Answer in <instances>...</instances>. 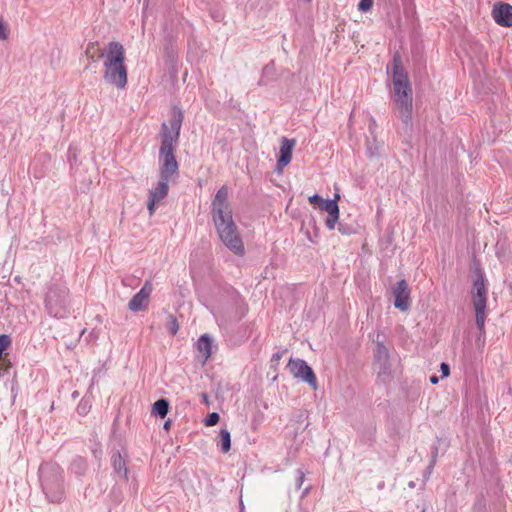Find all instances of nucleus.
<instances>
[{
  "label": "nucleus",
  "instance_id": "obj_1",
  "mask_svg": "<svg viewBox=\"0 0 512 512\" xmlns=\"http://www.w3.org/2000/svg\"><path fill=\"white\" fill-rule=\"evenodd\" d=\"M211 216L222 243L234 254L244 255V244L233 220L228 202V188L225 185L217 190L212 200Z\"/></svg>",
  "mask_w": 512,
  "mask_h": 512
},
{
  "label": "nucleus",
  "instance_id": "obj_2",
  "mask_svg": "<svg viewBox=\"0 0 512 512\" xmlns=\"http://www.w3.org/2000/svg\"><path fill=\"white\" fill-rule=\"evenodd\" d=\"M170 114L169 124L162 123L160 129L159 172L160 178L164 180H171L179 174L175 152L184 120L183 111L177 106L171 109Z\"/></svg>",
  "mask_w": 512,
  "mask_h": 512
},
{
  "label": "nucleus",
  "instance_id": "obj_3",
  "mask_svg": "<svg viewBox=\"0 0 512 512\" xmlns=\"http://www.w3.org/2000/svg\"><path fill=\"white\" fill-rule=\"evenodd\" d=\"M393 84V99L402 121L408 125L412 118V88L399 53H395L391 67L387 66Z\"/></svg>",
  "mask_w": 512,
  "mask_h": 512
},
{
  "label": "nucleus",
  "instance_id": "obj_4",
  "mask_svg": "<svg viewBox=\"0 0 512 512\" xmlns=\"http://www.w3.org/2000/svg\"><path fill=\"white\" fill-rule=\"evenodd\" d=\"M42 490L51 503H61L65 498L63 470L55 462L42 463L38 470Z\"/></svg>",
  "mask_w": 512,
  "mask_h": 512
},
{
  "label": "nucleus",
  "instance_id": "obj_5",
  "mask_svg": "<svg viewBox=\"0 0 512 512\" xmlns=\"http://www.w3.org/2000/svg\"><path fill=\"white\" fill-rule=\"evenodd\" d=\"M487 295L485 274L480 267H476L471 291L472 304L475 311L476 326L480 335L485 333V320L487 316Z\"/></svg>",
  "mask_w": 512,
  "mask_h": 512
},
{
  "label": "nucleus",
  "instance_id": "obj_6",
  "mask_svg": "<svg viewBox=\"0 0 512 512\" xmlns=\"http://www.w3.org/2000/svg\"><path fill=\"white\" fill-rule=\"evenodd\" d=\"M47 313L54 318L63 319L70 313L69 289L60 283H50L44 299Z\"/></svg>",
  "mask_w": 512,
  "mask_h": 512
},
{
  "label": "nucleus",
  "instance_id": "obj_7",
  "mask_svg": "<svg viewBox=\"0 0 512 512\" xmlns=\"http://www.w3.org/2000/svg\"><path fill=\"white\" fill-rule=\"evenodd\" d=\"M287 367L294 378L309 384L315 390L317 389L318 383L316 375L305 360L300 358H290Z\"/></svg>",
  "mask_w": 512,
  "mask_h": 512
},
{
  "label": "nucleus",
  "instance_id": "obj_8",
  "mask_svg": "<svg viewBox=\"0 0 512 512\" xmlns=\"http://www.w3.org/2000/svg\"><path fill=\"white\" fill-rule=\"evenodd\" d=\"M105 72L104 80L119 89L125 88L127 85V68L125 64H109L104 62Z\"/></svg>",
  "mask_w": 512,
  "mask_h": 512
},
{
  "label": "nucleus",
  "instance_id": "obj_9",
  "mask_svg": "<svg viewBox=\"0 0 512 512\" xmlns=\"http://www.w3.org/2000/svg\"><path fill=\"white\" fill-rule=\"evenodd\" d=\"M394 307L402 312L409 310L411 306L410 289L405 279H401L392 287Z\"/></svg>",
  "mask_w": 512,
  "mask_h": 512
},
{
  "label": "nucleus",
  "instance_id": "obj_10",
  "mask_svg": "<svg viewBox=\"0 0 512 512\" xmlns=\"http://www.w3.org/2000/svg\"><path fill=\"white\" fill-rule=\"evenodd\" d=\"M153 287L150 281H146L143 287L131 298L128 309L132 312L145 311L148 307V300Z\"/></svg>",
  "mask_w": 512,
  "mask_h": 512
},
{
  "label": "nucleus",
  "instance_id": "obj_11",
  "mask_svg": "<svg viewBox=\"0 0 512 512\" xmlns=\"http://www.w3.org/2000/svg\"><path fill=\"white\" fill-rule=\"evenodd\" d=\"M339 197V194H335L333 199H325L324 203L320 206L321 210L328 213L325 225L329 230L335 229L336 222L339 218V206L337 203Z\"/></svg>",
  "mask_w": 512,
  "mask_h": 512
},
{
  "label": "nucleus",
  "instance_id": "obj_12",
  "mask_svg": "<svg viewBox=\"0 0 512 512\" xmlns=\"http://www.w3.org/2000/svg\"><path fill=\"white\" fill-rule=\"evenodd\" d=\"M495 22L503 27L512 26V6L508 3H498L492 10Z\"/></svg>",
  "mask_w": 512,
  "mask_h": 512
},
{
  "label": "nucleus",
  "instance_id": "obj_13",
  "mask_svg": "<svg viewBox=\"0 0 512 512\" xmlns=\"http://www.w3.org/2000/svg\"><path fill=\"white\" fill-rule=\"evenodd\" d=\"M106 60L109 64H124L125 49L120 42L111 41L107 45Z\"/></svg>",
  "mask_w": 512,
  "mask_h": 512
},
{
  "label": "nucleus",
  "instance_id": "obj_14",
  "mask_svg": "<svg viewBox=\"0 0 512 512\" xmlns=\"http://www.w3.org/2000/svg\"><path fill=\"white\" fill-rule=\"evenodd\" d=\"M295 140L294 139H288L286 137H283L281 140L280 145V155L277 160V169L282 170L284 167H286L292 159V150L295 146Z\"/></svg>",
  "mask_w": 512,
  "mask_h": 512
},
{
  "label": "nucleus",
  "instance_id": "obj_15",
  "mask_svg": "<svg viewBox=\"0 0 512 512\" xmlns=\"http://www.w3.org/2000/svg\"><path fill=\"white\" fill-rule=\"evenodd\" d=\"M112 468L114 473L122 480H128V469L126 461L123 459L121 453L116 451L112 455Z\"/></svg>",
  "mask_w": 512,
  "mask_h": 512
},
{
  "label": "nucleus",
  "instance_id": "obj_16",
  "mask_svg": "<svg viewBox=\"0 0 512 512\" xmlns=\"http://www.w3.org/2000/svg\"><path fill=\"white\" fill-rule=\"evenodd\" d=\"M375 365L378 367V379L384 384L390 383L393 379L391 359L375 362Z\"/></svg>",
  "mask_w": 512,
  "mask_h": 512
},
{
  "label": "nucleus",
  "instance_id": "obj_17",
  "mask_svg": "<svg viewBox=\"0 0 512 512\" xmlns=\"http://www.w3.org/2000/svg\"><path fill=\"white\" fill-rule=\"evenodd\" d=\"M169 179H159L157 186L149 191V197L152 200H155L156 202H160L163 200L167 195L169 191Z\"/></svg>",
  "mask_w": 512,
  "mask_h": 512
},
{
  "label": "nucleus",
  "instance_id": "obj_18",
  "mask_svg": "<svg viewBox=\"0 0 512 512\" xmlns=\"http://www.w3.org/2000/svg\"><path fill=\"white\" fill-rule=\"evenodd\" d=\"M212 342L213 340L208 334L201 335L196 342V347L204 360H207L212 354Z\"/></svg>",
  "mask_w": 512,
  "mask_h": 512
},
{
  "label": "nucleus",
  "instance_id": "obj_19",
  "mask_svg": "<svg viewBox=\"0 0 512 512\" xmlns=\"http://www.w3.org/2000/svg\"><path fill=\"white\" fill-rule=\"evenodd\" d=\"M169 411V401L165 398L157 400L152 406V415L165 418Z\"/></svg>",
  "mask_w": 512,
  "mask_h": 512
},
{
  "label": "nucleus",
  "instance_id": "obj_20",
  "mask_svg": "<svg viewBox=\"0 0 512 512\" xmlns=\"http://www.w3.org/2000/svg\"><path fill=\"white\" fill-rule=\"evenodd\" d=\"M219 444L222 453H227L231 449V435L227 429H221L219 432Z\"/></svg>",
  "mask_w": 512,
  "mask_h": 512
},
{
  "label": "nucleus",
  "instance_id": "obj_21",
  "mask_svg": "<svg viewBox=\"0 0 512 512\" xmlns=\"http://www.w3.org/2000/svg\"><path fill=\"white\" fill-rule=\"evenodd\" d=\"M71 472L74 474L81 476L85 474L87 470V463L86 460L82 457H76L73 459L70 465Z\"/></svg>",
  "mask_w": 512,
  "mask_h": 512
},
{
  "label": "nucleus",
  "instance_id": "obj_22",
  "mask_svg": "<svg viewBox=\"0 0 512 512\" xmlns=\"http://www.w3.org/2000/svg\"><path fill=\"white\" fill-rule=\"evenodd\" d=\"M376 438V428L374 426H370L366 431H363L359 435V441L362 444L371 446Z\"/></svg>",
  "mask_w": 512,
  "mask_h": 512
},
{
  "label": "nucleus",
  "instance_id": "obj_23",
  "mask_svg": "<svg viewBox=\"0 0 512 512\" xmlns=\"http://www.w3.org/2000/svg\"><path fill=\"white\" fill-rule=\"evenodd\" d=\"M387 359H391L387 347L382 342H377L374 361H386Z\"/></svg>",
  "mask_w": 512,
  "mask_h": 512
},
{
  "label": "nucleus",
  "instance_id": "obj_24",
  "mask_svg": "<svg viewBox=\"0 0 512 512\" xmlns=\"http://www.w3.org/2000/svg\"><path fill=\"white\" fill-rule=\"evenodd\" d=\"M167 328L172 335H176L179 330L177 318L173 314L167 316Z\"/></svg>",
  "mask_w": 512,
  "mask_h": 512
},
{
  "label": "nucleus",
  "instance_id": "obj_25",
  "mask_svg": "<svg viewBox=\"0 0 512 512\" xmlns=\"http://www.w3.org/2000/svg\"><path fill=\"white\" fill-rule=\"evenodd\" d=\"M220 420V416L217 412H212L207 415L204 420V424L208 427L216 425Z\"/></svg>",
  "mask_w": 512,
  "mask_h": 512
},
{
  "label": "nucleus",
  "instance_id": "obj_26",
  "mask_svg": "<svg viewBox=\"0 0 512 512\" xmlns=\"http://www.w3.org/2000/svg\"><path fill=\"white\" fill-rule=\"evenodd\" d=\"M11 345V337L7 334L0 335V356H2L4 350Z\"/></svg>",
  "mask_w": 512,
  "mask_h": 512
},
{
  "label": "nucleus",
  "instance_id": "obj_27",
  "mask_svg": "<svg viewBox=\"0 0 512 512\" xmlns=\"http://www.w3.org/2000/svg\"><path fill=\"white\" fill-rule=\"evenodd\" d=\"M338 230L342 235H351L355 233V229L353 226L342 222L339 223Z\"/></svg>",
  "mask_w": 512,
  "mask_h": 512
},
{
  "label": "nucleus",
  "instance_id": "obj_28",
  "mask_svg": "<svg viewBox=\"0 0 512 512\" xmlns=\"http://www.w3.org/2000/svg\"><path fill=\"white\" fill-rule=\"evenodd\" d=\"M247 311H248V308H247L246 304L240 303L239 305H237L235 320L236 321L241 320L246 315Z\"/></svg>",
  "mask_w": 512,
  "mask_h": 512
},
{
  "label": "nucleus",
  "instance_id": "obj_29",
  "mask_svg": "<svg viewBox=\"0 0 512 512\" xmlns=\"http://www.w3.org/2000/svg\"><path fill=\"white\" fill-rule=\"evenodd\" d=\"M373 0H360L358 3V10L361 12L369 11L373 6Z\"/></svg>",
  "mask_w": 512,
  "mask_h": 512
},
{
  "label": "nucleus",
  "instance_id": "obj_30",
  "mask_svg": "<svg viewBox=\"0 0 512 512\" xmlns=\"http://www.w3.org/2000/svg\"><path fill=\"white\" fill-rule=\"evenodd\" d=\"M296 475H297V478H296V489L299 490L301 489L303 483H304V480H305V473L302 471V469H297L296 470Z\"/></svg>",
  "mask_w": 512,
  "mask_h": 512
},
{
  "label": "nucleus",
  "instance_id": "obj_31",
  "mask_svg": "<svg viewBox=\"0 0 512 512\" xmlns=\"http://www.w3.org/2000/svg\"><path fill=\"white\" fill-rule=\"evenodd\" d=\"M437 455H438V448L436 446H434L433 450H432L431 461H430L429 466L427 467L428 473H431L432 469L434 468Z\"/></svg>",
  "mask_w": 512,
  "mask_h": 512
},
{
  "label": "nucleus",
  "instance_id": "obj_32",
  "mask_svg": "<svg viewBox=\"0 0 512 512\" xmlns=\"http://www.w3.org/2000/svg\"><path fill=\"white\" fill-rule=\"evenodd\" d=\"M9 36V32L5 24L3 23V20L0 18V39L6 40Z\"/></svg>",
  "mask_w": 512,
  "mask_h": 512
},
{
  "label": "nucleus",
  "instance_id": "obj_33",
  "mask_svg": "<svg viewBox=\"0 0 512 512\" xmlns=\"http://www.w3.org/2000/svg\"><path fill=\"white\" fill-rule=\"evenodd\" d=\"M309 201L310 203L320 207L324 203L325 199H323L319 194H314L309 197Z\"/></svg>",
  "mask_w": 512,
  "mask_h": 512
},
{
  "label": "nucleus",
  "instance_id": "obj_34",
  "mask_svg": "<svg viewBox=\"0 0 512 512\" xmlns=\"http://www.w3.org/2000/svg\"><path fill=\"white\" fill-rule=\"evenodd\" d=\"M273 67H274L273 62L265 65V67L263 68V76H262V78H264L268 73H271V71L273 70ZM261 84H265L263 79H261L260 82H259V85H261Z\"/></svg>",
  "mask_w": 512,
  "mask_h": 512
},
{
  "label": "nucleus",
  "instance_id": "obj_35",
  "mask_svg": "<svg viewBox=\"0 0 512 512\" xmlns=\"http://www.w3.org/2000/svg\"><path fill=\"white\" fill-rule=\"evenodd\" d=\"M156 204H158V202H156L155 200H152V199L148 198L147 208H148V211H149V214H150V215H153V214H154Z\"/></svg>",
  "mask_w": 512,
  "mask_h": 512
},
{
  "label": "nucleus",
  "instance_id": "obj_36",
  "mask_svg": "<svg viewBox=\"0 0 512 512\" xmlns=\"http://www.w3.org/2000/svg\"><path fill=\"white\" fill-rule=\"evenodd\" d=\"M286 350L284 351H278L276 353H274L271 357V363H274V364H278V362L280 361V359L282 358L283 356V353L285 352Z\"/></svg>",
  "mask_w": 512,
  "mask_h": 512
},
{
  "label": "nucleus",
  "instance_id": "obj_37",
  "mask_svg": "<svg viewBox=\"0 0 512 512\" xmlns=\"http://www.w3.org/2000/svg\"><path fill=\"white\" fill-rule=\"evenodd\" d=\"M440 368H441V372H442V377L449 376V374H450V367H449V365L447 363L442 362Z\"/></svg>",
  "mask_w": 512,
  "mask_h": 512
},
{
  "label": "nucleus",
  "instance_id": "obj_38",
  "mask_svg": "<svg viewBox=\"0 0 512 512\" xmlns=\"http://www.w3.org/2000/svg\"><path fill=\"white\" fill-rule=\"evenodd\" d=\"M201 397H202V401H203L204 403H206V404H208V403H209V397H208L207 393H202V394H201Z\"/></svg>",
  "mask_w": 512,
  "mask_h": 512
},
{
  "label": "nucleus",
  "instance_id": "obj_39",
  "mask_svg": "<svg viewBox=\"0 0 512 512\" xmlns=\"http://www.w3.org/2000/svg\"><path fill=\"white\" fill-rule=\"evenodd\" d=\"M77 410L79 414H84L86 412L85 407H83L81 404L78 405Z\"/></svg>",
  "mask_w": 512,
  "mask_h": 512
},
{
  "label": "nucleus",
  "instance_id": "obj_40",
  "mask_svg": "<svg viewBox=\"0 0 512 512\" xmlns=\"http://www.w3.org/2000/svg\"><path fill=\"white\" fill-rule=\"evenodd\" d=\"M33 175H34V177H35V178H38V179H40V178H42V177H43V173H42V172H40V171H39V172L34 171V172H33Z\"/></svg>",
  "mask_w": 512,
  "mask_h": 512
},
{
  "label": "nucleus",
  "instance_id": "obj_41",
  "mask_svg": "<svg viewBox=\"0 0 512 512\" xmlns=\"http://www.w3.org/2000/svg\"><path fill=\"white\" fill-rule=\"evenodd\" d=\"M170 425H171V420H167V421L164 423V426H163V427H164V429H165V430H169Z\"/></svg>",
  "mask_w": 512,
  "mask_h": 512
},
{
  "label": "nucleus",
  "instance_id": "obj_42",
  "mask_svg": "<svg viewBox=\"0 0 512 512\" xmlns=\"http://www.w3.org/2000/svg\"><path fill=\"white\" fill-rule=\"evenodd\" d=\"M310 489H311V487H310V486H309V487H307V488H305V489H304V491H303V493H302V497H305V496L309 493Z\"/></svg>",
  "mask_w": 512,
  "mask_h": 512
},
{
  "label": "nucleus",
  "instance_id": "obj_43",
  "mask_svg": "<svg viewBox=\"0 0 512 512\" xmlns=\"http://www.w3.org/2000/svg\"><path fill=\"white\" fill-rule=\"evenodd\" d=\"M430 382H431L432 384H436V383L438 382V378H437L436 376H432V377L430 378Z\"/></svg>",
  "mask_w": 512,
  "mask_h": 512
},
{
  "label": "nucleus",
  "instance_id": "obj_44",
  "mask_svg": "<svg viewBox=\"0 0 512 512\" xmlns=\"http://www.w3.org/2000/svg\"><path fill=\"white\" fill-rule=\"evenodd\" d=\"M367 154L370 156V157H373L375 155V153L370 149L368 148L367 149Z\"/></svg>",
  "mask_w": 512,
  "mask_h": 512
},
{
  "label": "nucleus",
  "instance_id": "obj_45",
  "mask_svg": "<svg viewBox=\"0 0 512 512\" xmlns=\"http://www.w3.org/2000/svg\"><path fill=\"white\" fill-rule=\"evenodd\" d=\"M305 2H311L312 0H304Z\"/></svg>",
  "mask_w": 512,
  "mask_h": 512
},
{
  "label": "nucleus",
  "instance_id": "obj_46",
  "mask_svg": "<svg viewBox=\"0 0 512 512\" xmlns=\"http://www.w3.org/2000/svg\"><path fill=\"white\" fill-rule=\"evenodd\" d=\"M510 291H511V294H512V286H510Z\"/></svg>",
  "mask_w": 512,
  "mask_h": 512
}]
</instances>
